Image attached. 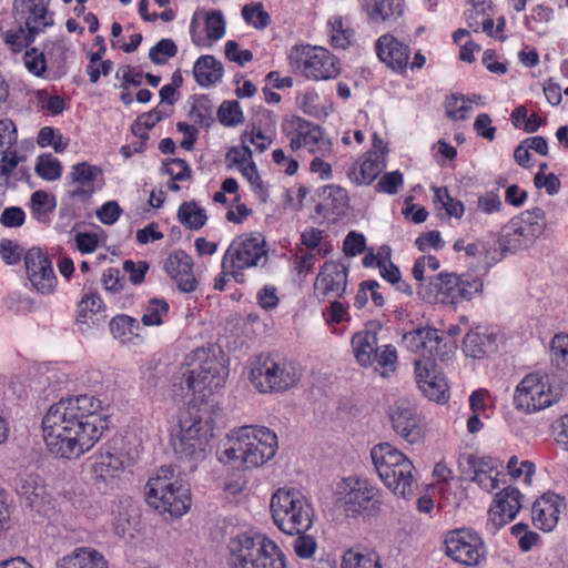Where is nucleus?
Instances as JSON below:
<instances>
[{
	"mask_svg": "<svg viewBox=\"0 0 568 568\" xmlns=\"http://www.w3.org/2000/svg\"><path fill=\"white\" fill-rule=\"evenodd\" d=\"M101 410V402L87 394L53 404L42 419L48 449L60 458L83 455L108 428Z\"/></svg>",
	"mask_w": 568,
	"mask_h": 568,
	"instance_id": "obj_1",
	"label": "nucleus"
},
{
	"mask_svg": "<svg viewBox=\"0 0 568 568\" xmlns=\"http://www.w3.org/2000/svg\"><path fill=\"white\" fill-rule=\"evenodd\" d=\"M212 419L196 404H189L179 413V429L172 435L173 452L179 460L199 463L211 450Z\"/></svg>",
	"mask_w": 568,
	"mask_h": 568,
	"instance_id": "obj_2",
	"label": "nucleus"
},
{
	"mask_svg": "<svg viewBox=\"0 0 568 568\" xmlns=\"http://www.w3.org/2000/svg\"><path fill=\"white\" fill-rule=\"evenodd\" d=\"M277 450V436L264 426H242L227 435V446L221 460H233L247 467H260L272 459Z\"/></svg>",
	"mask_w": 568,
	"mask_h": 568,
	"instance_id": "obj_3",
	"label": "nucleus"
},
{
	"mask_svg": "<svg viewBox=\"0 0 568 568\" xmlns=\"http://www.w3.org/2000/svg\"><path fill=\"white\" fill-rule=\"evenodd\" d=\"M230 568H286L278 546L263 534L241 532L227 542Z\"/></svg>",
	"mask_w": 568,
	"mask_h": 568,
	"instance_id": "obj_4",
	"label": "nucleus"
},
{
	"mask_svg": "<svg viewBox=\"0 0 568 568\" xmlns=\"http://www.w3.org/2000/svg\"><path fill=\"white\" fill-rule=\"evenodd\" d=\"M145 500L159 514L180 517L191 506L190 486L175 475L172 466H162L146 484Z\"/></svg>",
	"mask_w": 568,
	"mask_h": 568,
	"instance_id": "obj_5",
	"label": "nucleus"
},
{
	"mask_svg": "<svg viewBox=\"0 0 568 568\" xmlns=\"http://www.w3.org/2000/svg\"><path fill=\"white\" fill-rule=\"evenodd\" d=\"M301 374L296 363L261 354L251 364L250 381L261 393H283L297 384Z\"/></svg>",
	"mask_w": 568,
	"mask_h": 568,
	"instance_id": "obj_6",
	"label": "nucleus"
},
{
	"mask_svg": "<svg viewBox=\"0 0 568 568\" xmlns=\"http://www.w3.org/2000/svg\"><path fill=\"white\" fill-rule=\"evenodd\" d=\"M274 524L285 534H301L313 524V509L301 491L278 489L271 498Z\"/></svg>",
	"mask_w": 568,
	"mask_h": 568,
	"instance_id": "obj_7",
	"label": "nucleus"
},
{
	"mask_svg": "<svg viewBox=\"0 0 568 568\" xmlns=\"http://www.w3.org/2000/svg\"><path fill=\"white\" fill-rule=\"evenodd\" d=\"M483 291V281L471 274L439 273L428 286L418 285V295L428 303L455 305Z\"/></svg>",
	"mask_w": 568,
	"mask_h": 568,
	"instance_id": "obj_8",
	"label": "nucleus"
},
{
	"mask_svg": "<svg viewBox=\"0 0 568 568\" xmlns=\"http://www.w3.org/2000/svg\"><path fill=\"white\" fill-rule=\"evenodd\" d=\"M195 354L199 364L173 378V392L176 396L186 397L204 389L212 392L220 388L225 381L226 371L215 356H210L204 349Z\"/></svg>",
	"mask_w": 568,
	"mask_h": 568,
	"instance_id": "obj_9",
	"label": "nucleus"
},
{
	"mask_svg": "<svg viewBox=\"0 0 568 568\" xmlns=\"http://www.w3.org/2000/svg\"><path fill=\"white\" fill-rule=\"evenodd\" d=\"M547 225L545 211L534 207L513 217L503 227L501 235L496 242L500 250V258L507 252H517L529 247L545 231Z\"/></svg>",
	"mask_w": 568,
	"mask_h": 568,
	"instance_id": "obj_10",
	"label": "nucleus"
},
{
	"mask_svg": "<svg viewBox=\"0 0 568 568\" xmlns=\"http://www.w3.org/2000/svg\"><path fill=\"white\" fill-rule=\"evenodd\" d=\"M266 242L262 234H250L236 237L226 250L222 268L231 270L232 277L243 282L242 271L248 267L264 266L268 261Z\"/></svg>",
	"mask_w": 568,
	"mask_h": 568,
	"instance_id": "obj_11",
	"label": "nucleus"
},
{
	"mask_svg": "<svg viewBox=\"0 0 568 568\" xmlns=\"http://www.w3.org/2000/svg\"><path fill=\"white\" fill-rule=\"evenodd\" d=\"M552 392L548 376L532 373L523 378L516 388L514 403L517 409L532 413L545 409L558 400Z\"/></svg>",
	"mask_w": 568,
	"mask_h": 568,
	"instance_id": "obj_12",
	"label": "nucleus"
},
{
	"mask_svg": "<svg viewBox=\"0 0 568 568\" xmlns=\"http://www.w3.org/2000/svg\"><path fill=\"white\" fill-rule=\"evenodd\" d=\"M290 59L308 79L328 80L336 78L339 73L338 59L322 47L295 49L290 54Z\"/></svg>",
	"mask_w": 568,
	"mask_h": 568,
	"instance_id": "obj_13",
	"label": "nucleus"
},
{
	"mask_svg": "<svg viewBox=\"0 0 568 568\" xmlns=\"http://www.w3.org/2000/svg\"><path fill=\"white\" fill-rule=\"evenodd\" d=\"M346 486L342 501L347 516L375 517L381 513L382 493L377 487L359 478H348Z\"/></svg>",
	"mask_w": 568,
	"mask_h": 568,
	"instance_id": "obj_14",
	"label": "nucleus"
},
{
	"mask_svg": "<svg viewBox=\"0 0 568 568\" xmlns=\"http://www.w3.org/2000/svg\"><path fill=\"white\" fill-rule=\"evenodd\" d=\"M283 131L290 139L292 151L306 148L311 153L325 155L332 150V143L324 136L323 130L300 116H294L287 123H284Z\"/></svg>",
	"mask_w": 568,
	"mask_h": 568,
	"instance_id": "obj_15",
	"label": "nucleus"
},
{
	"mask_svg": "<svg viewBox=\"0 0 568 568\" xmlns=\"http://www.w3.org/2000/svg\"><path fill=\"white\" fill-rule=\"evenodd\" d=\"M405 347L414 353H422L424 356L432 355L445 361L457 347L454 341L445 342L443 334L432 327L417 328L403 336Z\"/></svg>",
	"mask_w": 568,
	"mask_h": 568,
	"instance_id": "obj_16",
	"label": "nucleus"
},
{
	"mask_svg": "<svg viewBox=\"0 0 568 568\" xmlns=\"http://www.w3.org/2000/svg\"><path fill=\"white\" fill-rule=\"evenodd\" d=\"M445 551L458 564L475 566L484 557V544L478 534L469 529H457L447 535Z\"/></svg>",
	"mask_w": 568,
	"mask_h": 568,
	"instance_id": "obj_17",
	"label": "nucleus"
},
{
	"mask_svg": "<svg viewBox=\"0 0 568 568\" xmlns=\"http://www.w3.org/2000/svg\"><path fill=\"white\" fill-rule=\"evenodd\" d=\"M348 268L335 261L323 264L314 283V295L321 300L338 298L347 287Z\"/></svg>",
	"mask_w": 568,
	"mask_h": 568,
	"instance_id": "obj_18",
	"label": "nucleus"
},
{
	"mask_svg": "<svg viewBox=\"0 0 568 568\" xmlns=\"http://www.w3.org/2000/svg\"><path fill=\"white\" fill-rule=\"evenodd\" d=\"M28 278L41 294H50L57 284L52 263L40 248L32 247L24 255Z\"/></svg>",
	"mask_w": 568,
	"mask_h": 568,
	"instance_id": "obj_19",
	"label": "nucleus"
},
{
	"mask_svg": "<svg viewBox=\"0 0 568 568\" xmlns=\"http://www.w3.org/2000/svg\"><path fill=\"white\" fill-rule=\"evenodd\" d=\"M392 425L396 434L409 444L419 443L424 438L420 418L414 407L406 400H397L389 410Z\"/></svg>",
	"mask_w": 568,
	"mask_h": 568,
	"instance_id": "obj_20",
	"label": "nucleus"
},
{
	"mask_svg": "<svg viewBox=\"0 0 568 568\" xmlns=\"http://www.w3.org/2000/svg\"><path fill=\"white\" fill-rule=\"evenodd\" d=\"M416 381L423 393L433 400L445 399L448 385L437 373V364L433 357L424 356L415 361Z\"/></svg>",
	"mask_w": 568,
	"mask_h": 568,
	"instance_id": "obj_21",
	"label": "nucleus"
},
{
	"mask_svg": "<svg viewBox=\"0 0 568 568\" xmlns=\"http://www.w3.org/2000/svg\"><path fill=\"white\" fill-rule=\"evenodd\" d=\"M49 4L43 0H22L14 4V11L24 20L30 40H34L39 32L54 23L53 13L48 10Z\"/></svg>",
	"mask_w": 568,
	"mask_h": 568,
	"instance_id": "obj_22",
	"label": "nucleus"
},
{
	"mask_svg": "<svg viewBox=\"0 0 568 568\" xmlns=\"http://www.w3.org/2000/svg\"><path fill=\"white\" fill-rule=\"evenodd\" d=\"M521 493L511 486L500 490L489 508V520L496 529L511 521L521 508Z\"/></svg>",
	"mask_w": 568,
	"mask_h": 568,
	"instance_id": "obj_23",
	"label": "nucleus"
},
{
	"mask_svg": "<svg viewBox=\"0 0 568 568\" xmlns=\"http://www.w3.org/2000/svg\"><path fill=\"white\" fill-rule=\"evenodd\" d=\"M379 478L389 490L405 499L414 495L417 488L415 467L408 458L390 467L389 474H383Z\"/></svg>",
	"mask_w": 568,
	"mask_h": 568,
	"instance_id": "obj_24",
	"label": "nucleus"
},
{
	"mask_svg": "<svg viewBox=\"0 0 568 568\" xmlns=\"http://www.w3.org/2000/svg\"><path fill=\"white\" fill-rule=\"evenodd\" d=\"M192 257L184 251H174L164 262L165 272L175 281L180 291L193 292L196 288V280L192 272Z\"/></svg>",
	"mask_w": 568,
	"mask_h": 568,
	"instance_id": "obj_25",
	"label": "nucleus"
},
{
	"mask_svg": "<svg viewBox=\"0 0 568 568\" xmlns=\"http://www.w3.org/2000/svg\"><path fill=\"white\" fill-rule=\"evenodd\" d=\"M376 52L379 60L392 70L399 73L406 70L410 49L394 36H382L376 42Z\"/></svg>",
	"mask_w": 568,
	"mask_h": 568,
	"instance_id": "obj_26",
	"label": "nucleus"
},
{
	"mask_svg": "<svg viewBox=\"0 0 568 568\" xmlns=\"http://www.w3.org/2000/svg\"><path fill=\"white\" fill-rule=\"evenodd\" d=\"M562 499L555 493H546L532 505L534 525L545 531L552 530L559 518Z\"/></svg>",
	"mask_w": 568,
	"mask_h": 568,
	"instance_id": "obj_27",
	"label": "nucleus"
},
{
	"mask_svg": "<svg viewBox=\"0 0 568 568\" xmlns=\"http://www.w3.org/2000/svg\"><path fill=\"white\" fill-rule=\"evenodd\" d=\"M385 158L377 152H367L362 163H355L347 172V178L356 185L371 184L385 169Z\"/></svg>",
	"mask_w": 568,
	"mask_h": 568,
	"instance_id": "obj_28",
	"label": "nucleus"
},
{
	"mask_svg": "<svg viewBox=\"0 0 568 568\" xmlns=\"http://www.w3.org/2000/svg\"><path fill=\"white\" fill-rule=\"evenodd\" d=\"M377 334L369 329L357 332L352 337V346L356 361L364 367L374 364V354L377 351Z\"/></svg>",
	"mask_w": 568,
	"mask_h": 568,
	"instance_id": "obj_29",
	"label": "nucleus"
},
{
	"mask_svg": "<svg viewBox=\"0 0 568 568\" xmlns=\"http://www.w3.org/2000/svg\"><path fill=\"white\" fill-rule=\"evenodd\" d=\"M121 469L122 460L118 456L111 453L102 454L92 467L97 488L100 490L106 488Z\"/></svg>",
	"mask_w": 568,
	"mask_h": 568,
	"instance_id": "obj_30",
	"label": "nucleus"
},
{
	"mask_svg": "<svg viewBox=\"0 0 568 568\" xmlns=\"http://www.w3.org/2000/svg\"><path fill=\"white\" fill-rule=\"evenodd\" d=\"M464 353L473 358H481L496 349V335L480 333L478 329L468 332L463 341Z\"/></svg>",
	"mask_w": 568,
	"mask_h": 568,
	"instance_id": "obj_31",
	"label": "nucleus"
},
{
	"mask_svg": "<svg viewBox=\"0 0 568 568\" xmlns=\"http://www.w3.org/2000/svg\"><path fill=\"white\" fill-rule=\"evenodd\" d=\"M371 457L378 476L389 474V468L404 462L407 457L388 443L374 446L371 450Z\"/></svg>",
	"mask_w": 568,
	"mask_h": 568,
	"instance_id": "obj_32",
	"label": "nucleus"
},
{
	"mask_svg": "<svg viewBox=\"0 0 568 568\" xmlns=\"http://www.w3.org/2000/svg\"><path fill=\"white\" fill-rule=\"evenodd\" d=\"M193 74L201 87H210L223 77V65L213 55H202L194 63Z\"/></svg>",
	"mask_w": 568,
	"mask_h": 568,
	"instance_id": "obj_33",
	"label": "nucleus"
},
{
	"mask_svg": "<svg viewBox=\"0 0 568 568\" xmlns=\"http://www.w3.org/2000/svg\"><path fill=\"white\" fill-rule=\"evenodd\" d=\"M57 568H108L106 561L97 550L79 548L72 555L62 558Z\"/></svg>",
	"mask_w": 568,
	"mask_h": 568,
	"instance_id": "obj_34",
	"label": "nucleus"
},
{
	"mask_svg": "<svg viewBox=\"0 0 568 568\" xmlns=\"http://www.w3.org/2000/svg\"><path fill=\"white\" fill-rule=\"evenodd\" d=\"M109 326L112 336L121 343L132 342L134 338L140 336L139 322L134 317L125 314L114 316L110 321Z\"/></svg>",
	"mask_w": 568,
	"mask_h": 568,
	"instance_id": "obj_35",
	"label": "nucleus"
},
{
	"mask_svg": "<svg viewBox=\"0 0 568 568\" xmlns=\"http://www.w3.org/2000/svg\"><path fill=\"white\" fill-rule=\"evenodd\" d=\"M16 489L18 495L26 499L30 507H32L44 493V488L39 476L34 474H24L19 476Z\"/></svg>",
	"mask_w": 568,
	"mask_h": 568,
	"instance_id": "obj_36",
	"label": "nucleus"
},
{
	"mask_svg": "<svg viewBox=\"0 0 568 568\" xmlns=\"http://www.w3.org/2000/svg\"><path fill=\"white\" fill-rule=\"evenodd\" d=\"M342 568H382L375 551L348 549L343 555Z\"/></svg>",
	"mask_w": 568,
	"mask_h": 568,
	"instance_id": "obj_37",
	"label": "nucleus"
},
{
	"mask_svg": "<svg viewBox=\"0 0 568 568\" xmlns=\"http://www.w3.org/2000/svg\"><path fill=\"white\" fill-rule=\"evenodd\" d=\"M178 217L183 225L191 230L201 229L207 220L205 210L197 206L195 202L182 203L179 207Z\"/></svg>",
	"mask_w": 568,
	"mask_h": 568,
	"instance_id": "obj_38",
	"label": "nucleus"
},
{
	"mask_svg": "<svg viewBox=\"0 0 568 568\" xmlns=\"http://www.w3.org/2000/svg\"><path fill=\"white\" fill-rule=\"evenodd\" d=\"M189 115L200 125L209 128L214 122L211 100L205 95L195 98Z\"/></svg>",
	"mask_w": 568,
	"mask_h": 568,
	"instance_id": "obj_39",
	"label": "nucleus"
},
{
	"mask_svg": "<svg viewBox=\"0 0 568 568\" xmlns=\"http://www.w3.org/2000/svg\"><path fill=\"white\" fill-rule=\"evenodd\" d=\"M169 313V304L161 298H151L146 305L141 322L145 326H159L163 323V316Z\"/></svg>",
	"mask_w": 568,
	"mask_h": 568,
	"instance_id": "obj_40",
	"label": "nucleus"
},
{
	"mask_svg": "<svg viewBox=\"0 0 568 568\" xmlns=\"http://www.w3.org/2000/svg\"><path fill=\"white\" fill-rule=\"evenodd\" d=\"M404 0H374V7L372 11L366 6V10L371 18L375 19L379 17L382 20H386L394 16H400L403 13Z\"/></svg>",
	"mask_w": 568,
	"mask_h": 568,
	"instance_id": "obj_41",
	"label": "nucleus"
},
{
	"mask_svg": "<svg viewBox=\"0 0 568 568\" xmlns=\"http://www.w3.org/2000/svg\"><path fill=\"white\" fill-rule=\"evenodd\" d=\"M242 17L248 24L260 30L265 29L271 23V17L261 2L245 4L242 9Z\"/></svg>",
	"mask_w": 568,
	"mask_h": 568,
	"instance_id": "obj_42",
	"label": "nucleus"
},
{
	"mask_svg": "<svg viewBox=\"0 0 568 568\" xmlns=\"http://www.w3.org/2000/svg\"><path fill=\"white\" fill-rule=\"evenodd\" d=\"M36 172L44 180L54 181L61 176L62 165L51 154H42L38 158Z\"/></svg>",
	"mask_w": 568,
	"mask_h": 568,
	"instance_id": "obj_43",
	"label": "nucleus"
},
{
	"mask_svg": "<svg viewBox=\"0 0 568 568\" xmlns=\"http://www.w3.org/2000/svg\"><path fill=\"white\" fill-rule=\"evenodd\" d=\"M99 176H102V169L88 162H81L73 165L70 172L71 181L80 185H87L88 183L95 181Z\"/></svg>",
	"mask_w": 568,
	"mask_h": 568,
	"instance_id": "obj_44",
	"label": "nucleus"
},
{
	"mask_svg": "<svg viewBox=\"0 0 568 568\" xmlns=\"http://www.w3.org/2000/svg\"><path fill=\"white\" fill-rule=\"evenodd\" d=\"M162 174L171 175L173 180L187 181L192 178V171L187 162L183 159H170L163 162Z\"/></svg>",
	"mask_w": 568,
	"mask_h": 568,
	"instance_id": "obj_45",
	"label": "nucleus"
},
{
	"mask_svg": "<svg viewBox=\"0 0 568 568\" xmlns=\"http://www.w3.org/2000/svg\"><path fill=\"white\" fill-rule=\"evenodd\" d=\"M217 116L220 122L226 126H234L244 120L237 101H224L217 110Z\"/></svg>",
	"mask_w": 568,
	"mask_h": 568,
	"instance_id": "obj_46",
	"label": "nucleus"
},
{
	"mask_svg": "<svg viewBox=\"0 0 568 568\" xmlns=\"http://www.w3.org/2000/svg\"><path fill=\"white\" fill-rule=\"evenodd\" d=\"M104 308L102 298L97 293L87 294L78 304V322L85 323L87 318Z\"/></svg>",
	"mask_w": 568,
	"mask_h": 568,
	"instance_id": "obj_47",
	"label": "nucleus"
},
{
	"mask_svg": "<svg viewBox=\"0 0 568 568\" xmlns=\"http://www.w3.org/2000/svg\"><path fill=\"white\" fill-rule=\"evenodd\" d=\"M445 109L446 115L454 121L467 119V113L471 110L463 94H452L447 98Z\"/></svg>",
	"mask_w": 568,
	"mask_h": 568,
	"instance_id": "obj_48",
	"label": "nucleus"
},
{
	"mask_svg": "<svg viewBox=\"0 0 568 568\" xmlns=\"http://www.w3.org/2000/svg\"><path fill=\"white\" fill-rule=\"evenodd\" d=\"M205 30L210 40H219L225 33V21L219 10H211L205 16Z\"/></svg>",
	"mask_w": 568,
	"mask_h": 568,
	"instance_id": "obj_49",
	"label": "nucleus"
},
{
	"mask_svg": "<svg viewBox=\"0 0 568 568\" xmlns=\"http://www.w3.org/2000/svg\"><path fill=\"white\" fill-rule=\"evenodd\" d=\"M550 353L552 361L558 367L568 366V335L557 334L550 344Z\"/></svg>",
	"mask_w": 568,
	"mask_h": 568,
	"instance_id": "obj_50",
	"label": "nucleus"
},
{
	"mask_svg": "<svg viewBox=\"0 0 568 568\" xmlns=\"http://www.w3.org/2000/svg\"><path fill=\"white\" fill-rule=\"evenodd\" d=\"M323 195L329 200L334 212H342L348 206L349 197L345 189L338 185H327L323 189Z\"/></svg>",
	"mask_w": 568,
	"mask_h": 568,
	"instance_id": "obj_51",
	"label": "nucleus"
},
{
	"mask_svg": "<svg viewBox=\"0 0 568 568\" xmlns=\"http://www.w3.org/2000/svg\"><path fill=\"white\" fill-rule=\"evenodd\" d=\"M178 53L176 44L171 39H162L150 49L149 58L154 64H164L166 59L160 58V54L172 58Z\"/></svg>",
	"mask_w": 568,
	"mask_h": 568,
	"instance_id": "obj_52",
	"label": "nucleus"
},
{
	"mask_svg": "<svg viewBox=\"0 0 568 568\" xmlns=\"http://www.w3.org/2000/svg\"><path fill=\"white\" fill-rule=\"evenodd\" d=\"M38 144L42 148L51 145L55 152H62L67 148L61 134H57L55 130L44 126L39 131Z\"/></svg>",
	"mask_w": 568,
	"mask_h": 568,
	"instance_id": "obj_53",
	"label": "nucleus"
},
{
	"mask_svg": "<svg viewBox=\"0 0 568 568\" xmlns=\"http://www.w3.org/2000/svg\"><path fill=\"white\" fill-rule=\"evenodd\" d=\"M403 182V174L399 171L388 172L381 178L375 189L381 193L396 194Z\"/></svg>",
	"mask_w": 568,
	"mask_h": 568,
	"instance_id": "obj_54",
	"label": "nucleus"
},
{
	"mask_svg": "<svg viewBox=\"0 0 568 568\" xmlns=\"http://www.w3.org/2000/svg\"><path fill=\"white\" fill-rule=\"evenodd\" d=\"M436 199L440 201L449 216L460 217L464 213V205L460 201L450 197L447 187L436 190Z\"/></svg>",
	"mask_w": 568,
	"mask_h": 568,
	"instance_id": "obj_55",
	"label": "nucleus"
},
{
	"mask_svg": "<svg viewBox=\"0 0 568 568\" xmlns=\"http://www.w3.org/2000/svg\"><path fill=\"white\" fill-rule=\"evenodd\" d=\"M3 38L4 42L13 52H20L23 48L29 47L34 41L28 38V32H24L23 27H20L17 31H7Z\"/></svg>",
	"mask_w": 568,
	"mask_h": 568,
	"instance_id": "obj_56",
	"label": "nucleus"
},
{
	"mask_svg": "<svg viewBox=\"0 0 568 568\" xmlns=\"http://www.w3.org/2000/svg\"><path fill=\"white\" fill-rule=\"evenodd\" d=\"M97 42H101V48L98 49L97 52L90 53V61H89V64L87 65V73L92 83H97L99 81V67L98 65L100 64V62H104V60H102V58L106 51V48L104 44V38L102 36H97Z\"/></svg>",
	"mask_w": 568,
	"mask_h": 568,
	"instance_id": "obj_57",
	"label": "nucleus"
},
{
	"mask_svg": "<svg viewBox=\"0 0 568 568\" xmlns=\"http://www.w3.org/2000/svg\"><path fill=\"white\" fill-rule=\"evenodd\" d=\"M24 64L34 75H41L45 71V57L37 48H31L24 54Z\"/></svg>",
	"mask_w": 568,
	"mask_h": 568,
	"instance_id": "obj_58",
	"label": "nucleus"
},
{
	"mask_svg": "<svg viewBox=\"0 0 568 568\" xmlns=\"http://www.w3.org/2000/svg\"><path fill=\"white\" fill-rule=\"evenodd\" d=\"M225 57L232 61L237 63L239 65H244L245 63L253 60V53L250 50H240L237 42L233 40H229L225 43Z\"/></svg>",
	"mask_w": 568,
	"mask_h": 568,
	"instance_id": "obj_59",
	"label": "nucleus"
},
{
	"mask_svg": "<svg viewBox=\"0 0 568 568\" xmlns=\"http://www.w3.org/2000/svg\"><path fill=\"white\" fill-rule=\"evenodd\" d=\"M534 184L537 189L545 187L549 195H555L560 191V180L554 173L545 174L542 172L536 173Z\"/></svg>",
	"mask_w": 568,
	"mask_h": 568,
	"instance_id": "obj_60",
	"label": "nucleus"
},
{
	"mask_svg": "<svg viewBox=\"0 0 568 568\" xmlns=\"http://www.w3.org/2000/svg\"><path fill=\"white\" fill-rule=\"evenodd\" d=\"M123 270L129 274L130 281L134 285H139L144 281L145 274L149 270V264L145 261L134 263L131 260H126L123 263Z\"/></svg>",
	"mask_w": 568,
	"mask_h": 568,
	"instance_id": "obj_61",
	"label": "nucleus"
},
{
	"mask_svg": "<svg viewBox=\"0 0 568 568\" xmlns=\"http://www.w3.org/2000/svg\"><path fill=\"white\" fill-rule=\"evenodd\" d=\"M298 537L294 540V550L300 558H311L316 549V541L312 536L304 532L297 534Z\"/></svg>",
	"mask_w": 568,
	"mask_h": 568,
	"instance_id": "obj_62",
	"label": "nucleus"
},
{
	"mask_svg": "<svg viewBox=\"0 0 568 568\" xmlns=\"http://www.w3.org/2000/svg\"><path fill=\"white\" fill-rule=\"evenodd\" d=\"M22 247L11 240H2L0 242V254L7 264H17L22 256Z\"/></svg>",
	"mask_w": 568,
	"mask_h": 568,
	"instance_id": "obj_63",
	"label": "nucleus"
},
{
	"mask_svg": "<svg viewBox=\"0 0 568 568\" xmlns=\"http://www.w3.org/2000/svg\"><path fill=\"white\" fill-rule=\"evenodd\" d=\"M365 250V237L363 234L349 232L344 240L343 251L347 256H356Z\"/></svg>",
	"mask_w": 568,
	"mask_h": 568,
	"instance_id": "obj_64",
	"label": "nucleus"
}]
</instances>
